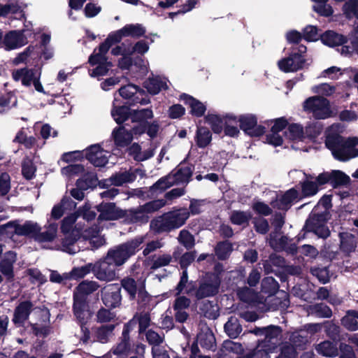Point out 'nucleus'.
Here are the masks:
<instances>
[{
  "label": "nucleus",
  "mask_w": 358,
  "mask_h": 358,
  "mask_svg": "<svg viewBox=\"0 0 358 358\" xmlns=\"http://www.w3.org/2000/svg\"><path fill=\"white\" fill-rule=\"evenodd\" d=\"M189 216L187 209L180 208L164 213L150 222V228L156 233L170 231L182 226Z\"/></svg>",
  "instance_id": "1"
},
{
  "label": "nucleus",
  "mask_w": 358,
  "mask_h": 358,
  "mask_svg": "<svg viewBox=\"0 0 358 358\" xmlns=\"http://www.w3.org/2000/svg\"><path fill=\"white\" fill-rule=\"evenodd\" d=\"M144 241L145 236H137L130 241L108 250L106 255L107 259H110L116 266H122L131 256L134 255L138 250L140 245Z\"/></svg>",
  "instance_id": "2"
},
{
  "label": "nucleus",
  "mask_w": 358,
  "mask_h": 358,
  "mask_svg": "<svg viewBox=\"0 0 358 358\" xmlns=\"http://www.w3.org/2000/svg\"><path fill=\"white\" fill-rule=\"evenodd\" d=\"M331 206V203H319L315 207L313 212L306 221L305 229L308 231H313L319 238H327L330 235V231L325 226L326 222L329 220V213L327 212L319 213L316 211L321 207L325 210Z\"/></svg>",
  "instance_id": "3"
},
{
  "label": "nucleus",
  "mask_w": 358,
  "mask_h": 358,
  "mask_svg": "<svg viewBox=\"0 0 358 358\" xmlns=\"http://www.w3.org/2000/svg\"><path fill=\"white\" fill-rule=\"evenodd\" d=\"M303 109L308 113H312L316 120H325L332 116L329 101L323 96H313L303 103Z\"/></svg>",
  "instance_id": "4"
},
{
  "label": "nucleus",
  "mask_w": 358,
  "mask_h": 358,
  "mask_svg": "<svg viewBox=\"0 0 358 358\" xmlns=\"http://www.w3.org/2000/svg\"><path fill=\"white\" fill-rule=\"evenodd\" d=\"M296 45L297 47L292 48V52L287 57L278 61V66L280 71L289 73L303 69L306 59L302 55L306 52L307 48L302 44Z\"/></svg>",
  "instance_id": "5"
},
{
  "label": "nucleus",
  "mask_w": 358,
  "mask_h": 358,
  "mask_svg": "<svg viewBox=\"0 0 358 358\" xmlns=\"http://www.w3.org/2000/svg\"><path fill=\"white\" fill-rule=\"evenodd\" d=\"M117 93L120 96L127 99V103L129 106H134L137 103L146 105L150 102L145 91L134 84L129 83L121 87Z\"/></svg>",
  "instance_id": "6"
},
{
  "label": "nucleus",
  "mask_w": 358,
  "mask_h": 358,
  "mask_svg": "<svg viewBox=\"0 0 358 358\" xmlns=\"http://www.w3.org/2000/svg\"><path fill=\"white\" fill-rule=\"evenodd\" d=\"M236 122L239 128L250 137H260L266 132V127L258 124V118L252 113H245L236 116Z\"/></svg>",
  "instance_id": "7"
},
{
  "label": "nucleus",
  "mask_w": 358,
  "mask_h": 358,
  "mask_svg": "<svg viewBox=\"0 0 358 358\" xmlns=\"http://www.w3.org/2000/svg\"><path fill=\"white\" fill-rule=\"evenodd\" d=\"M93 266V273L98 280L110 282L116 279V266L110 259H107V256L97 261Z\"/></svg>",
  "instance_id": "8"
},
{
  "label": "nucleus",
  "mask_w": 358,
  "mask_h": 358,
  "mask_svg": "<svg viewBox=\"0 0 358 358\" xmlns=\"http://www.w3.org/2000/svg\"><path fill=\"white\" fill-rule=\"evenodd\" d=\"M34 310H39L44 315H47L48 313L45 309L34 308V304L30 301H24L20 302L15 308L12 319L13 322L17 326H22L29 318L31 312Z\"/></svg>",
  "instance_id": "9"
},
{
  "label": "nucleus",
  "mask_w": 358,
  "mask_h": 358,
  "mask_svg": "<svg viewBox=\"0 0 358 358\" xmlns=\"http://www.w3.org/2000/svg\"><path fill=\"white\" fill-rule=\"evenodd\" d=\"M26 30H12L8 31L3 37L2 44L6 50H11L22 47L28 43Z\"/></svg>",
  "instance_id": "10"
},
{
  "label": "nucleus",
  "mask_w": 358,
  "mask_h": 358,
  "mask_svg": "<svg viewBox=\"0 0 358 358\" xmlns=\"http://www.w3.org/2000/svg\"><path fill=\"white\" fill-rule=\"evenodd\" d=\"M264 338L259 343L264 345L268 351L275 350L278 346L282 337V329L275 325L265 327Z\"/></svg>",
  "instance_id": "11"
},
{
  "label": "nucleus",
  "mask_w": 358,
  "mask_h": 358,
  "mask_svg": "<svg viewBox=\"0 0 358 358\" xmlns=\"http://www.w3.org/2000/svg\"><path fill=\"white\" fill-rule=\"evenodd\" d=\"M194 166L187 164L185 161L180 162L173 170L169 174L171 176L172 183L178 185L180 183H188L192 176Z\"/></svg>",
  "instance_id": "12"
},
{
  "label": "nucleus",
  "mask_w": 358,
  "mask_h": 358,
  "mask_svg": "<svg viewBox=\"0 0 358 358\" xmlns=\"http://www.w3.org/2000/svg\"><path fill=\"white\" fill-rule=\"evenodd\" d=\"M120 99L117 97V93H115L110 114L115 122L122 126L124 122L131 118L132 109L129 104L120 105Z\"/></svg>",
  "instance_id": "13"
},
{
  "label": "nucleus",
  "mask_w": 358,
  "mask_h": 358,
  "mask_svg": "<svg viewBox=\"0 0 358 358\" xmlns=\"http://www.w3.org/2000/svg\"><path fill=\"white\" fill-rule=\"evenodd\" d=\"M220 280L217 275L212 274L200 285L196 291L195 296L198 299L215 295L219 290Z\"/></svg>",
  "instance_id": "14"
},
{
  "label": "nucleus",
  "mask_w": 358,
  "mask_h": 358,
  "mask_svg": "<svg viewBox=\"0 0 358 358\" xmlns=\"http://www.w3.org/2000/svg\"><path fill=\"white\" fill-rule=\"evenodd\" d=\"M85 157L96 167H103L108 162V158L104 154V150L98 144L90 145L87 148Z\"/></svg>",
  "instance_id": "15"
},
{
  "label": "nucleus",
  "mask_w": 358,
  "mask_h": 358,
  "mask_svg": "<svg viewBox=\"0 0 358 358\" xmlns=\"http://www.w3.org/2000/svg\"><path fill=\"white\" fill-rule=\"evenodd\" d=\"M5 227L8 229L10 232L15 233L17 235L31 236L35 239L38 232L41 231V227L38 224L32 222H27L24 224L10 222L7 224Z\"/></svg>",
  "instance_id": "16"
},
{
  "label": "nucleus",
  "mask_w": 358,
  "mask_h": 358,
  "mask_svg": "<svg viewBox=\"0 0 358 358\" xmlns=\"http://www.w3.org/2000/svg\"><path fill=\"white\" fill-rule=\"evenodd\" d=\"M179 100L182 101L188 106L189 114L192 117H201L205 115L206 106L194 96L186 93H182L179 96Z\"/></svg>",
  "instance_id": "17"
},
{
  "label": "nucleus",
  "mask_w": 358,
  "mask_h": 358,
  "mask_svg": "<svg viewBox=\"0 0 358 358\" xmlns=\"http://www.w3.org/2000/svg\"><path fill=\"white\" fill-rule=\"evenodd\" d=\"M98 210L100 212L99 220H117L124 215V211L117 208L114 203H101Z\"/></svg>",
  "instance_id": "18"
},
{
  "label": "nucleus",
  "mask_w": 358,
  "mask_h": 358,
  "mask_svg": "<svg viewBox=\"0 0 358 358\" xmlns=\"http://www.w3.org/2000/svg\"><path fill=\"white\" fill-rule=\"evenodd\" d=\"M150 322L151 319L149 313H136L133 318L124 324V327L130 332L138 324V332L141 334L150 325Z\"/></svg>",
  "instance_id": "19"
},
{
  "label": "nucleus",
  "mask_w": 358,
  "mask_h": 358,
  "mask_svg": "<svg viewBox=\"0 0 358 358\" xmlns=\"http://www.w3.org/2000/svg\"><path fill=\"white\" fill-rule=\"evenodd\" d=\"M190 303V300L184 296H178L176 299L173 308L175 312V319L177 322L183 323L187 320L189 315L186 309L189 307Z\"/></svg>",
  "instance_id": "20"
},
{
  "label": "nucleus",
  "mask_w": 358,
  "mask_h": 358,
  "mask_svg": "<svg viewBox=\"0 0 358 358\" xmlns=\"http://www.w3.org/2000/svg\"><path fill=\"white\" fill-rule=\"evenodd\" d=\"M115 145L119 148H125L131 144L133 136L129 130L124 125L115 127L112 132Z\"/></svg>",
  "instance_id": "21"
},
{
  "label": "nucleus",
  "mask_w": 358,
  "mask_h": 358,
  "mask_svg": "<svg viewBox=\"0 0 358 358\" xmlns=\"http://www.w3.org/2000/svg\"><path fill=\"white\" fill-rule=\"evenodd\" d=\"M322 42L329 47H335L344 45L347 43V38L334 31H326L320 36Z\"/></svg>",
  "instance_id": "22"
},
{
  "label": "nucleus",
  "mask_w": 358,
  "mask_h": 358,
  "mask_svg": "<svg viewBox=\"0 0 358 358\" xmlns=\"http://www.w3.org/2000/svg\"><path fill=\"white\" fill-rule=\"evenodd\" d=\"M73 310L75 315L82 322L89 319L91 316V313L88 309V305L85 299L74 296Z\"/></svg>",
  "instance_id": "23"
},
{
  "label": "nucleus",
  "mask_w": 358,
  "mask_h": 358,
  "mask_svg": "<svg viewBox=\"0 0 358 358\" xmlns=\"http://www.w3.org/2000/svg\"><path fill=\"white\" fill-rule=\"evenodd\" d=\"M16 261V255L13 252H8L0 263L1 272L8 279L13 277V264Z\"/></svg>",
  "instance_id": "24"
},
{
  "label": "nucleus",
  "mask_w": 358,
  "mask_h": 358,
  "mask_svg": "<svg viewBox=\"0 0 358 358\" xmlns=\"http://www.w3.org/2000/svg\"><path fill=\"white\" fill-rule=\"evenodd\" d=\"M350 178L340 170H332L330 172V185L334 190L341 187H346L350 185Z\"/></svg>",
  "instance_id": "25"
},
{
  "label": "nucleus",
  "mask_w": 358,
  "mask_h": 358,
  "mask_svg": "<svg viewBox=\"0 0 358 358\" xmlns=\"http://www.w3.org/2000/svg\"><path fill=\"white\" fill-rule=\"evenodd\" d=\"M96 282L92 280H84L76 287L74 296L87 299V296L93 293L99 288Z\"/></svg>",
  "instance_id": "26"
},
{
  "label": "nucleus",
  "mask_w": 358,
  "mask_h": 358,
  "mask_svg": "<svg viewBox=\"0 0 358 358\" xmlns=\"http://www.w3.org/2000/svg\"><path fill=\"white\" fill-rule=\"evenodd\" d=\"M236 116L233 114L224 115V123L223 130L227 136L237 138L240 134V128L236 126Z\"/></svg>",
  "instance_id": "27"
},
{
  "label": "nucleus",
  "mask_w": 358,
  "mask_h": 358,
  "mask_svg": "<svg viewBox=\"0 0 358 358\" xmlns=\"http://www.w3.org/2000/svg\"><path fill=\"white\" fill-rule=\"evenodd\" d=\"M143 87L152 95L159 94L162 90H166L168 89L166 83L159 76L149 78L143 83Z\"/></svg>",
  "instance_id": "28"
},
{
  "label": "nucleus",
  "mask_w": 358,
  "mask_h": 358,
  "mask_svg": "<svg viewBox=\"0 0 358 358\" xmlns=\"http://www.w3.org/2000/svg\"><path fill=\"white\" fill-rule=\"evenodd\" d=\"M237 294L241 301L248 303L257 304L264 301V297L259 296L252 289L246 287L239 289Z\"/></svg>",
  "instance_id": "29"
},
{
  "label": "nucleus",
  "mask_w": 358,
  "mask_h": 358,
  "mask_svg": "<svg viewBox=\"0 0 358 358\" xmlns=\"http://www.w3.org/2000/svg\"><path fill=\"white\" fill-rule=\"evenodd\" d=\"M211 141L212 133L210 129L206 127H198L195 136L196 145L199 148H205L210 144Z\"/></svg>",
  "instance_id": "30"
},
{
  "label": "nucleus",
  "mask_w": 358,
  "mask_h": 358,
  "mask_svg": "<svg viewBox=\"0 0 358 358\" xmlns=\"http://www.w3.org/2000/svg\"><path fill=\"white\" fill-rule=\"evenodd\" d=\"M136 180V176L130 171H125L124 172H116L113 173L107 182H111L114 186H122L124 183H131Z\"/></svg>",
  "instance_id": "31"
},
{
  "label": "nucleus",
  "mask_w": 358,
  "mask_h": 358,
  "mask_svg": "<svg viewBox=\"0 0 358 358\" xmlns=\"http://www.w3.org/2000/svg\"><path fill=\"white\" fill-rule=\"evenodd\" d=\"M114 324L103 325L93 330L94 341L105 343L113 336Z\"/></svg>",
  "instance_id": "32"
},
{
  "label": "nucleus",
  "mask_w": 358,
  "mask_h": 358,
  "mask_svg": "<svg viewBox=\"0 0 358 358\" xmlns=\"http://www.w3.org/2000/svg\"><path fill=\"white\" fill-rule=\"evenodd\" d=\"M129 350V331L124 327L121 341L111 350V352L116 355H127Z\"/></svg>",
  "instance_id": "33"
},
{
  "label": "nucleus",
  "mask_w": 358,
  "mask_h": 358,
  "mask_svg": "<svg viewBox=\"0 0 358 358\" xmlns=\"http://www.w3.org/2000/svg\"><path fill=\"white\" fill-rule=\"evenodd\" d=\"M98 178L96 173L87 172L78 179L76 185L85 190L90 188H94L97 186Z\"/></svg>",
  "instance_id": "34"
},
{
  "label": "nucleus",
  "mask_w": 358,
  "mask_h": 358,
  "mask_svg": "<svg viewBox=\"0 0 358 358\" xmlns=\"http://www.w3.org/2000/svg\"><path fill=\"white\" fill-rule=\"evenodd\" d=\"M308 315H313L318 317H330L332 311L326 304L320 303L308 306L307 308Z\"/></svg>",
  "instance_id": "35"
},
{
  "label": "nucleus",
  "mask_w": 358,
  "mask_h": 358,
  "mask_svg": "<svg viewBox=\"0 0 358 358\" xmlns=\"http://www.w3.org/2000/svg\"><path fill=\"white\" fill-rule=\"evenodd\" d=\"M205 121L210 126L212 131L217 134L222 133L224 128V116L208 114L205 116Z\"/></svg>",
  "instance_id": "36"
},
{
  "label": "nucleus",
  "mask_w": 358,
  "mask_h": 358,
  "mask_svg": "<svg viewBox=\"0 0 358 358\" xmlns=\"http://www.w3.org/2000/svg\"><path fill=\"white\" fill-rule=\"evenodd\" d=\"M341 237V249L346 252H353L357 247V241L354 235L349 233H342Z\"/></svg>",
  "instance_id": "37"
},
{
  "label": "nucleus",
  "mask_w": 358,
  "mask_h": 358,
  "mask_svg": "<svg viewBox=\"0 0 358 358\" xmlns=\"http://www.w3.org/2000/svg\"><path fill=\"white\" fill-rule=\"evenodd\" d=\"M153 117V111L150 108L141 110H132L131 122L134 123H146L148 120Z\"/></svg>",
  "instance_id": "38"
},
{
  "label": "nucleus",
  "mask_w": 358,
  "mask_h": 358,
  "mask_svg": "<svg viewBox=\"0 0 358 358\" xmlns=\"http://www.w3.org/2000/svg\"><path fill=\"white\" fill-rule=\"evenodd\" d=\"M57 225L56 224H50L46 230L43 232H38L36 236V241L38 242H52L57 237Z\"/></svg>",
  "instance_id": "39"
},
{
  "label": "nucleus",
  "mask_w": 358,
  "mask_h": 358,
  "mask_svg": "<svg viewBox=\"0 0 358 358\" xmlns=\"http://www.w3.org/2000/svg\"><path fill=\"white\" fill-rule=\"evenodd\" d=\"M224 331L232 338H236L242 331V327L238 320L235 317H231L224 324Z\"/></svg>",
  "instance_id": "40"
},
{
  "label": "nucleus",
  "mask_w": 358,
  "mask_h": 358,
  "mask_svg": "<svg viewBox=\"0 0 358 358\" xmlns=\"http://www.w3.org/2000/svg\"><path fill=\"white\" fill-rule=\"evenodd\" d=\"M91 230L92 234H90V231H84L82 234L83 237L85 239L90 240V243L94 248H98L99 247L103 245L106 241L103 237L99 235V228H93Z\"/></svg>",
  "instance_id": "41"
},
{
  "label": "nucleus",
  "mask_w": 358,
  "mask_h": 358,
  "mask_svg": "<svg viewBox=\"0 0 358 358\" xmlns=\"http://www.w3.org/2000/svg\"><path fill=\"white\" fill-rule=\"evenodd\" d=\"M124 37L131 36L135 38H139L144 36L146 32L145 28L141 24H129L122 28Z\"/></svg>",
  "instance_id": "42"
},
{
  "label": "nucleus",
  "mask_w": 358,
  "mask_h": 358,
  "mask_svg": "<svg viewBox=\"0 0 358 358\" xmlns=\"http://www.w3.org/2000/svg\"><path fill=\"white\" fill-rule=\"evenodd\" d=\"M358 312L355 310H349L342 318V324L349 331H356L358 329Z\"/></svg>",
  "instance_id": "43"
},
{
  "label": "nucleus",
  "mask_w": 358,
  "mask_h": 358,
  "mask_svg": "<svg viewBox=\"0 0 358 358\" xmlns=\"http://www.w3.org/2000/svg\"><path fill=\"white\" fill-rule=\"evenodd\" d=\"M315 350L320 355L325 357H332L338 355L336 345L330 341H324L319 343L316 345Z\"/></svg>",
  "instance_id": "44"
},
{
  "label": "nucleus",
  "mask_w": 358,
  "mask_h": 358,
  "mask_svg": "<svg viewBox=\"0 0 358 358\" xmlns=\"http://www.w3.org/2000/svg\"><path fill=\"white\" fill-rule=\"evenodd\" d=\"M287 137L292 141L304 140L303 127L299 124L292 123L288 124L287 130L285 131Z\"/></svg>",
  "instance_id": "45"
},
{
  "label": "nucleus",
  "mask_w": 358,
  "mask_h": 358,
  "mask_svg": "<svg viewBox=\"0 0 358 358\" xmlns=\"http://www.w3.org/2000/svg\"><path fill=\"white\" fill-rule=\"evenodd\" d=\"M36 166L33 160L29 157H26L22 162V174L23 177L28 180L33 179L36 176Z\"/></svg>",
  "instance_id": "46"
},
{
  "label": "nucleus",
  "mask_w": 358,
  "mask_h": 358,
  "mask_svg": "<svg viewBox=\"0 0 358 358\" xmlns=\"http://www.w3.org/2000/svg\"><path fill=\"white\" fill-rule=\"evenodd\" d=\"M13 143L23 145L26 148H31L36 143V140L34 136H27L24 129L22 128L18 131L15 137L14 138Z\"/></svg>",
  "instance_id": "47"
},
{
  "label": "nucleus",
  "mask_w": 358,
  "mask_h": 358,
  "mask_svg": "<svg viewBox=\"0 0 358 358\" xmlns=\"http://www.w3.org/2000/svg\"><path fill=\"white\" fill-rule=\"evenodd\" d=\"M303 331H295L289 336V345L294 346L296 350H302L308 343L307 336Z\"/></svg>",
  "instance_id": "48"
},
{
  "label": "nucleus",
  "mask_w": 358,
  "mask_h": 358,
  "mask_svg": "<svg viewBox=\"0 0 358 358\" xmlns=\"http://www.w3.org/2000/svg\"><path fill=\"white\" fill-rule=\"evenodd\" d=\"M221 351L225 355H229L230 354L238 355L243 352V348L240 343L228 340L223 343Z\"/></svg>",
  "instance_id": "49"
},
{
  "label": "nucleus",
  "mask_w": 358,
  "mask_h": 358,
  "mask_svg": "<svg viewBox=\"0 0 358 358\" xmlns=\"http://www.w3.org/2000/svg\"><path fill=\"white\" fill-rule=\"evenodd\" d=\"M300 185L301 187V196L300 199L313 196L319 191L317 184L315 182L306 180L301 182Z\"/></svg>",
  "instance_id": "50"
},
{
  "label": "nucleus",
  "mask_w": 358,
  "mask_h": 358,
  "mask_svg": "<svg viewBox=\"0 0 358 358\" xmlns=\"http://www.w3.org/2000/svg\"><path fill=\"white\" fill-rule=\"evenodd\" d=\"M65 234L66 237L62 241V250L69 254L76 253L79 250L75 247L74 243L76 241L80 232L77 231L76 234H73V237L71 236L70 233Z\"/></svg>",
  "instance_id": "51"
},
{
  "label": "nucleus",
  "mask_w": 358,
  "mask_h": 358,
  "mask_svg": "<svg viewBox=\"0 0 358 358\" xmlns=\"http://www.w3.org/2000/svg\"><path fill=\"white\" fill-rule=\"evenodd\" d=\"M285 265V261L282 257L277 255H270L268 259L266 260L264 263V271L266 273H272L274 271L273 266L282 267Z\"/></svg>",
  "instance_id": "52"
},
{
  "label": "nucleus",
  "mask_w": 358,
  "mask_h": 358,
  "mask_svg": "<svg viewBox=\"0 0 358 358\" xmlns=\"http://www.w3.org/2000/svg\"><path fill=\"white\" fill-rule=\"evenodd\" d=\"M342 10L347 17L358 19V0H348L343 4Z\"/></svg>",
  "instance_id": "53"
},
{
  "label": "nucleus",
  "mask_w": 358,
  "mask_h": 358,
  "mask_svg": "<svg viewBox=\"0 0 358 358\" xmlns=\"http://www.w3.org/2000/svg\"><path fill=\"white\" fill-rule=\"evenodd\" d=\"M172 261V257L169 254H162L152 257L150 268L155 270L168 266Z\"/></svg>",
  "instance_id": "54"
},
{
  "label": "nucleus",
  "mask_w": 358,
  "mask_h": 358,
  "mask_svg": "<svg viewBox=\"0 0 358 358\" xmlns=\"http://www.w3.org/2000/svg\"><path fill=\"white\" fill-rule=\"evenodd\" d=\"M326 147L334 152L341 147H343V136L340 134L328 136L325 140Z\"/></svg>",
  "instance_id": "55"
},
{
  "label": "nucleus",
  "mask_w": 358,
  "mask_h": 358,
  "mask_svg": "<svg viewBox=\"0 0 358 358\" xmlns=\"http://www.w3.org/2000/svg\"><path fill=\"white\" fill-rule=\"evenodd\" d=\"M200 310L203 315L209 319H215L219 315L217 305L208 301L202 304Z\"/></svg>",
  "instance_id": "56"
},
{
  "label": "nucleus",
  "mask_w": 358,
  "mask_h": 358,
  "mask_svg": "<svg viewBox=\"0 0 358 358\" xmlns=\"http://www.w3.org/2000/svg\"><path fill=\"white\" fill-rule=\"evenodd\" d=\"M172 185H173V183H172L171 176L168 174L159 178L155 183H154L151 187V190L155 192L159 191V193H162Z\"/></svg>",
  "instance_id": "57"
},
{
  "label": "nucleus",
  "mask_w": 358,
  "mask_h": 358,
  "mask_svg": "<svg viewBox=\"0 0 358 358\" xmlns=\"http://www.w3.org/2000/svg\"><path fill=\"white\" fill-rule=\"evenodd\" d=\"M322 131V127L317 123H311L304 129V139L315 140Z\"/></svg>",
  "instance_id": "58"
},
{
  "label": "nucleus",
  "mask_w": 358,
  "mask_h": 358,
  "mask_svg": "<svg viewBox=\"0 0 358 358\" xmlns=\"http://www.w3.org/2000/svg\"><path fill=\"white\" fill-rule=\"evenodd\" d=\"M93 264L90 263L86 265L73 268L69 275L73 279H80L84 278L91 271L93 273Z\"/></svg>",
  "instance_id": "59"
},
{
  "label": "nucleus",
  "mask_w": 358,
  "mask_h": 358,
  "mask_svg": "<svg viewBox=\"0 0 358 358\" xmlns=\"http://www.w3.org/2000/svg\"><path fill=\"white\" fill-rule=\"evenodd\" d=\"M233 250L232 245L227 241L217 244L215 248V254L220 259H227Z\"/></svg>",
  "instance_id": "60"
},
{
  "label": "nucleus",
  "mask_w": 358,
  "mask_h": 358,
  "mask_svg": "<svg viewBox=\"0 0 358 358\" xmlns=\"http://www.w3.org/2000/svg\"><path fill=\"white\" fill-rule=\"evenodd\" d=\"M278 289V284L273 277H267L263 279L262 282V292L273 294Z\"/></svg>",
  "instance_id": "61"
},
{
  "label": "nucleus",
  "mask_w": 358,
  "mask_h": 358,
  "mask_svg": "<svg viewBox=\"0 0 358 358\" xmlns=\"http://www.w3.org/2000/svg\"><path fill=\"white\" fill-rule=\"evenodd\" d=\"M76 220V216L75 215H71L65 217L62 221V231L64 234H69L72 232V234H76V231H78L80 232L79 229H74L73 224ZM76 228V227H75Z\"/></svg>",
  "instance_id": "62"
},
{
  "label": "nucleus",
  "mask_w": 358,
  "mask_h": 358,
  "mask_svg": "<svg viewBox=\"0 0 358 358\" xmlns=\"http://www.w3.org/2000/svg\"><path fill=\"white\" fill-rule=\"evenodd\" d=\"M84 171L85 166L79 164H69L62 169V173L69 177L78 176L84 173Z\"/></svg>",
  "instance_id": "63"
},
{
  "label": "nucleus",
  "mask_w": 358,
  "mask_h": 358,
  "mask_svg": "<svg viewBox=\"0 0 358 358\" xmlns=\"http://www.w3.org/2000/svg\"><path fill=\"white\" fill-rule=\"evenodd\" d=\"M272 352L259 343L256 348L247 355V358H270L268 354Z\"/></svg>",
  "instance_id": "64"
}]
</instances>
